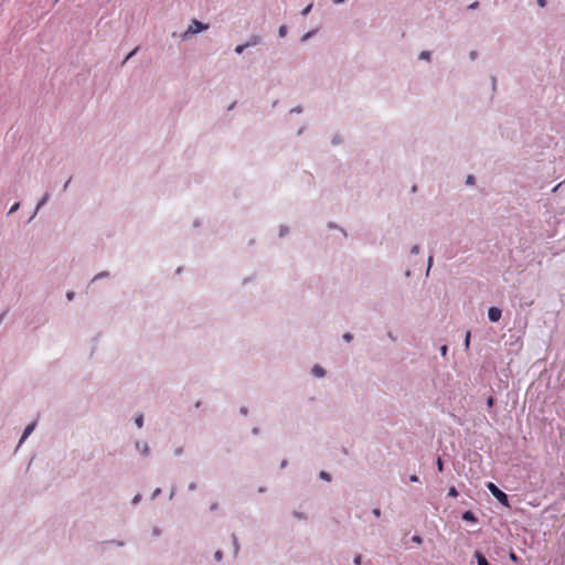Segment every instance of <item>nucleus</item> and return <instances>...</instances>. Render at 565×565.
Returning <instances> with one entry per match:
<instances>
[{
    "label": "nucleus",
    "instance_id": "1",
    "mask_svg": "<svg viewBox=\"0 0 565 565\" xmlns=\"http://www.w3.org/2000/svg\"><path fill=\"white\" fill-rule=\"evenodd\" d=\"M209 29V24H204L201 21L193 19L189 28L180 35L182 41L191 39L193 35Z\"/></svg>",
    "mask_w": 565,
    "mask_h": 565
},
{
    "label": "nucleus",
    "instance_id": "2",
    "mask_svg": "<svg viewBox=\"0 0 565 565\" xmlns=\"http://www.w3.org/2000/svg\"><path fill=\"white\" fill-rule=\"evenodd\" d=\"M488 489L492 493V495L503 505L509 507V498L508 495L501 491L494 483L489 482Z\"/></svg>",
    "mask_w": 565,
    "mask_h": 565
},
{
    "label": "nucleus",
    "instance_id": "3",
    "mask_svg": "<svg viewBox=\"0 0 565 565\" xmlns=\"http://www.w3.org/2000/svg\"><path fill=\"white\" fill-rule=\"evenodd\" d=\"M502 311L498 307H491L488 310V318L491 322H498L501 319Z\"/></svg>",
    "mask_w": 565,
    "mask_h": 565
},
{
    "label": "nucleus",
    "instance_id": "4",
    "mask_svg": "<svg viewBox=\"0 0 565 565\" xmlns=\"http://www.w3.org/2000/svg\"><path fill=\"white\" fill-rule=\"evenodd\" d=\"M35 426H36V423H35V422H33V423L29 424V425L24 428V431H23V434H22V436H21V439H20V441H19V445H21V444H23V443H24V440H25V439H26V438L32 434V431L34 430Z\"/></svg>",
    "mask_w": 565,
    "mask_h": 565
},
{
    "label": "nucleus",
    "instance_id": "5",
    "mask_svg": "<svg viewBox=\"0 0 565 565\" xmlns=\"http://www.w3.org/2000/svg\"><path fill=\"white\" fill-rule=\"evenodd\" d=\"M136 448L145 456H148L150 452V448L147 443L137 441Z\"/></svg>",
    "mask_w": 565,
    "mask_h": 565
},
{
    "label": "nucleus",
    "instance_id": "6",
    "mask_svg": "<svg viewBox=\"0 0 565 565\" xmlns=\"http://www.w3.org/2000/svg\"><path fill=\"white\" fill-rule=\"evenodd\" d=\"M50 200V193L46 192L44 193V195L42 196V199L38 202L36 204V207H35V212H34V215L40 211V209L46 204V202Z\"/></svg>",
    "mask_w": 565,
    "mask_h": 565
},
{
    "label": "nucleus",
    "instance_id": "7",
    "mask_svg": "<svg viewBox=\"0 0 565 565\" xmlns=\"http://www.w3.org/2000/svg\"><path fill=\"white\" fill-rule=\"evenodd\" d=\"M260 43V36L252 35L248 41L245 43L247 47L255 46Z\"/></svg>",
    "mask_w": 565,
    "mask_h": 565
},
{
    "label": "nucleus",
    "instance_id": "8",
    "mask_svg": "<svg viewBox=\"0 0 565 565\" xmlns=\"http://www.w3.org/2000/svg\"><path fill=\"white\" fill-rule=\"evenodd\" d=\"M475 556L477 558L478 565H490L487 558L480 552L477 551Z\"/></svg>",
    "mask_w": 565,
    "mask_h": 565
},
{
    "label": "nucleus",
    "instance_id": "9",
    "mask_svg": "<svg viewBox=\"0 0 565 565\" xmlns=\"http://www.w3.org/2000/svg\"><path fill=\"white\" fill-rule=\"evenodd\" d=\"M462 520L468 521V522H476L477 521L475 514L471 511L463 512Z\"/></svg>",
    "mask_w": 565,
    "mask_h": 565
},
{
    "label": "nucleus",
    "instance_id": "10",
    "mask_svg": "<svg viewBox=\"0 0 565 565\" xmlns=\"http://www.w3.org/2000/svg\"><path fill=\"white\" fill-rule=\"evenodd\" d=\"M312 374L318 377H322L324 375V370L320 365H315L312 367Z\"/></svg>",
    "mask_w": 565,
    "mask_h": 565
},
{
    "label": "nucleus",
    "instance_id": "11",
    "mask_svg": "<svg viewBox=\"0 0 565 565\" xmlns=\"http://www.w3.org/2000/svg\"><path fill=\"white\" fill-rule=\"evenodd\" d=\"M233 545H234V554L237 555L239 551V544L236 535L233 534Z\"/></svg>",
    "mask_w": 565,
    "mask_h": 565
},
{
    "label": "nucleus",
    "instance_id": "12",
    "mask_svg": "<svg viewBox=\"0 0 565 565\" xmlns=\"http://www.w3.org/2000/svg\"><path fill=\"white\" fill-rule=\"evenodd\" d=\"M470 337H471V332L467 331L466 332V337H465V348H466V350H468L469 347H470Z\"/></svg>",
    "mask_w": 565,
    "mask_h": 565
},
{
    "label": "nucleus",
    "instance_id": "13",
    "mask_svg": "<svg viewBox=\"0 0 565 565\" xmlns=\"http://www.w3.org/2000/svg\"><path fill=\"white\" fill-rule=\"evenodd\" d=\"M135 423L137 425L138 428H141L142 425H143V416L142 415H138L135 419Z\"/></svg>",
    "mask_w": 565,
    "mask_h": 565
},
{
    "label": "nucleus",
    "instance_id": "14",
    "mask_svg": "<svg viewBox=\"0 0 565 565\" xmlns=\"http://www.w3.org/2000/svg\"><path fill=\"white\" fill-rule=\"evenodd\" d=\"M137 51H138V47H135V49H134V50H132V51H131V52H130V53H129V54L124 58V61H122V63H121V64H122V65H124V64H126V62H127L129 58H131V57L137 53Z\"/></svg>",
    "mask_w": 565,
    "mask_h": 565
},
{
    "label": "nucleus",
    "instance_id": "15",
    "mask_svg": "<svg viewBox=\"0 0 565 565\" xmlns=\"http://www.w3.org/2000/svg\"><path fill=\"white\" fill-rule=\"evenodd\" d=\"M419 58H420V60L429 61V60H430V52H428V51H423V52L419 54Z\"/></svg>",
    "mask_w": 565,
    "mask_h": 565
},
{
    "label": "nucleus",
    "instance_id": "16",
    "mask_svg": "<svg viewBox=\"0 0 565 565\" xmlns=\"http://www.w3.org/2000/svg\"><path fill=\"white\" fill-rule=\"evenodd\" d=\"M448 497L456 498L458 497V491L455 487H450L448 491Z\"/></svg>",
    "mask_w": 565,
    "mask_h": 565
},
{
    "label": "nucleus",
    "instance_id": "17",
    "mask_svg": "<svg viewBox=\"0 0 565 565\" xmlns=\"http://www.w3.org/2000/svg\"><path fill=\"white\" fill-rule=\"evenodd\" d=\"M247 49V45L244 43V44H239L235 47V52L237 54H242L244 52V50Z\"/></svg>",
    "mask_w": 565,
    "mask_h": 565
},
{
    "label": "nucleus",
    "instance_id": "18",
    "mask_svg": "<svg viewBox=\"0 0 565 565\" xmlns=\"http://www.w3.org/2000/svg\"><path fill=\"white\" fill-rule=\"evenodd\" d=\"M319 477H320L322 480H326V481H330V480H331V476H330L328 472H326V471H321V472L319 473Z\"/></svg>",
    "mask_w": 565,
    "mask_h": 565
},
{
    "label": "nucleus",
    "instance_id": "19",
    "mask_svg": "<svg viewBox=\"0 0 565 565\" xmlns=\"http://www.w3.org/2000/svg\"><path fill=\"white\" fill-rule=\"evenodd\" d=\"M278 34L280 38H284L286 34H287V26L286 25H281L278 30Z\"/></svg>",
    "mask_w": 565,
    "mask_h": 565
},
{
    "label": "nucleus",
    "instance_id": "20",
    "mask_svg": "<svg viewBox=\"0 0 565 565\" xmlns=\"http://www.w3.org/2000/svg\"><path fill=\"white\" fill-rule=\"evenodd\" d=\"M19 207H20V203H19V202L14 203V204L10 207V210H9V214H12V213L17 212V211L19 210Z\"/></svg>",
    "mask_w": 565,
    "mask_h": 565
},
{
    "label": "nucleus",
    "instance_id": "21",
    "mask_svg": "<svg viewBox=\"0 0 565 565\" xmlns=\"http://www.w3.org/2000/svg\"><path fill=\"white\" fill-rule=\"evenodd\" d=\"M312 9V3L308 4L302 11H301V14L302 15H307Z\"/></svg>",
    "mask_w": 565,
    "mask_h": 565
},
{
    "label": "nucleus",
    "instance_id": "22",
    "mask_svg": "<svg viewBox=\"0 0 565 565\" xmlns=\"http://www.w3.org/2000/svg\"><path fill=\"white\" fill-rule=\"evenodd\" d=\"M431 266H433V256L430 255V256L428 257V267H427V270H426V276H428V275H429V271H430Z\"/></svg>",
    "mask_w": 565,
    "mask_h": 565
},
{
    "label": "nucleus",
    "instance_id": "23",
    "mask_svg": "<svg viewBox=\"0 0 565 565\" xmlns=\"http://www.w3.org/2000/svg\"><path fill=\"white\" fill-rule=\"evenodd\" d=\"M352 339H353V335L350 332H347L343 334L344 341L350 342V341H352Z\"/></svg>",
    "mask_w": 565,
    "mask_h": 565
},
{
    "label": "nucleus",
    "instance_id": "24",
    "mask_svg": "<svg viewBox=\"0 0 565 565\" xmlns=\"http://www.w3.org/2000/svg\"><path fill=\"white\" fill-rule=\"evenodd\" d=\"M102 277H108V273L107 271H102L99 274H97L93 280H96L98 278H102Z\"/></svg>",
    "mask_w": 565,
    "mask_h": 565
},
{
    "label": "nucleus",
    "instance_id": "25",
    "mask_svg": "<svg viewBox=\"0 0 565 565\" xmlns=\"http://www.w3.org/2000/svg\"><path fill=\"white\" fill-rule=\"evenodd\" d=\"M140 500H141V494H140V493L136 494V495L134 497V499H132V504H135V505H136L137 503H139V502H140Z\"/></svg>",
    "mask_w": 565,
    "mask_h": 565
},
{
    "label": "nucleus",
    "instance_id": "26",
    "mask_svg": "<svg viewBox=\"0 0 565 565\" xmlns=\"http://www.w3.org/2000/svg\"><path fill=\"white\" fill-rule=\"evenodd\" d=\"M412 541L416 544H420L423 542L422 537L419 535H414L412 537Z\"/></svg>",
    "mask_w": 565,
    "mask_h": 565
},
{
    "label": "nucleus",
    "instance_id": "27",
    "mask_svg": "<svg viewBox=\"0 0 565 565\" xmlns=\"http://www.w3.org/2000/svg\"><path fill=\"white\" fill-rule=\"evenodd\" d=\"M411 253L413 255H417L419 253V246L418 245H414L412 248H411Z\"/></svg>",
    "mask_w": 565,
    "mask_h": 565
},
{
    "label": "nucleus",
    "instance_id": "28",
    "mask_svg": "<svg viewBox=\"0 0 565 565\" xmlns=\"http://www.w3.org/2000/svg\"><path fill=\"white\" fill-rule=\"evenodd\" d=\"M447 352H448V347L447 345H441L440 347V353L443 356H446L447 355Z\"/></svg>",
    "mask_w": 565,
    "mask_h": 565
},
{
    "label": "nucleus",
    "instance_id": "29",
    "mask_svg": "<svg viewBox=\"0 0 565 565\" xmlns=\"http://www.w3.org/2000/svg\"><path fill=\"white\" fill-rule=\"evenodd\" d=\"M214 557H215L216 561H221L222 557H223L222 551H216L215 554H214Z\"/></svg>",
    "mask_w": 565,
    "mask_h": 565
},
{
    "label": "nucleus",
    "instance_id": "30",
    "mask_svg": "<svg viewBox=\"0 0 565 565\" xmlns=\"http://www.w3.org/2000/svg\"><path fill=\"white\" fill-rule=\"evenodd\" d=\"M437 467H438V470H439V471H443L444 463H443L441 458H438V459H437Z\"/></svg>",
    "mask_w": 565,
    "mask_h": 565
},
{
    "label": "nucleus",
    "instance_id": "31",
    "mask_svg": "<svg viewBox=\"0 0 565 565\" xmlns=\"http://www.w3.org/2000/svg\"><path fill=\"white\" fill-rule=\"evenodd\" d=\"M478 7H479V2H478V1H475L473 3H471V4H469V6H468V9H470V10H475V9H477Z\"/></svg>",
    "mask_w": 565,
    "mask_h": 565
},
{
    "label": "nucleus",
    "instance_id": "32",
    "mask_svg": "<svg viewBox=\"0 0 565 565\" xmlns=\"http://www.w3.org/2000/svg\"><path fill=\"white\" fill-rule=\"evenodd\" d=\"M160 493H161V489H160V488H157V489L153 491V493H152L151 498H152V499H156Z\"/></svg>",
    "mask_w": 565,
    "mask_h": 565
},
{
    "label": "nucleus",
    "instance_id": "33",
    "mask_svg": "<svg viewBox=\"0 0 565 565\" xmlns=\"http://www.w3.org/2000/svg\"><path fill=\"white\" fill-rule=\"evenodd\" d=\"M288 232V228L286 226H280L279 235L284 236Z\"/></svg>",
    "mask_w": 565,
    "mask_h": 565
},
{
    "label": "nucleus",
    "instance_id": "34",
    "mask_svg": "<svg viewBox=\"0 0 565 565\" xmlns=\"http://www.w3.org/2000/svg\"><path fill=\"white\" fill-rule=\"evenodd\" d=\"M372 512H373L374 516H376V518L381 516V510L379 508L373 509Z\"/></svg>",
    "mask_w": 565,
    "mask_h": 565
},
{
    "label": "nucleus",
    "instance_id": "35",
    "mask_svg": "<svg viewBox=\"0 0 565 565\" xmlns=\"http://www.w3.org/2000/svg\"><path fill=\"white\" fill-rule=\"evenodd\" d=\"M361 562H362V556H361V555H356V556L354 557V564L360 565V564H361Z\"/></svg>",
    "mask_w": 565,
    "mask_h": 565
},
{
    "label": "nucleus",
    "instance_id": "36",
    "mask_svg": "<svg viewBox=\"0 0 565 565\" xmlns=\"http://www.w3.org/2000/svg\"><path fill=\"white\" fill-rule=\"evenodd\" d=\"M493 403H494V398L492 396H490L488 399H487V405L489 407L493 406Z\"/></svg>",
    "mask_w": 565,
    "mask_h": 565
},
{
    "label": "nucleus",
    "instance_id": "37",
    "mask_svg": "<svg viewBox=\"0 0 565 565\" xmlns=\"http://www.w3.org/2000/svg\"><path fill=\"white\" fill-rule=\"evenodd\" d=\"M312 33H313V32H308V33H306V34L302 36L301 41H307V40L312 35Z\"/></svg>",
    "mask_w": 565,
    "mask_h": 565
},
{
    "label": "nucleus",
    "instance_id": "38",
    "mask_svg": "<svg viewBox=\"0 0 565 565\" xmlns=\"http://www.w3.org/2000/svg\"><path fill=\"white\" fill-rule=\"evenodd\" d=\"M467 183L468 184H473L475 183V178L472 175H468Z\"/></svg>",
    "mask_w": 565,
    "mask_h": 565
},
{
    "label": "nucleus",
    "instance_id": "39",
    "mask_svg": "<svg viewBox=\"0 0 565 565\" xmlns=\"http://www.w3.org/2000/svg\"><path fill=\"white\" fill-rule=\"evenodd\" d=\"M217 508H218V504L216 502H214L211 504L210 510L215 511V510H217Z\"/></svg>",
    "mask_w": 565,
    "mask_h": 565
},
{
    "label": "nucleus",
    "instance_id": "40",
    "mask_svg": "<svg viewBox=\"0 0 565 565\" xmlns=\"http://www.w3.org/2000/svg\"><path fill=\"white\" fill-rule=\"evenodd\" d=\"M537 4L543 8L546 6V0H537Z\"/></svg>",
    "mask_w": 565,
    "mask_h": 565
},
{
    "label": "nucleus",
    "instance_id": "41",
    "mask_svg": "<svg viewBox=\"0 0 565 565\" xmlns=\"http://www.w3.org/2000/svg\"><path fill=\"white\" fill-rule=\"evenodd\" d=\"M409 480H411L412 482H417V481H418V477H417L416 475H412V476L409 477Z\"/></svg>",
    "mask_w": 565,
    "mask_h": 565
},
{
    "label": "nucleus",
    "instance_id": "42",
    "mask_svg": "<svg viewBox=\"0 0 565 565\" xmlns=\"http://www.w3.org/2000/svg\"><path fill=\"white\" fill-rule=\"evenodd\" d=\"M195 489H196V483H195V482H191V483L189 484V490L193 491V490H195Z\"/></svg>",
    "mask_w": 565,
    "mask_h": 565
},
{
    "label": "nucleus",
    "instance_id": "43",
    "mask_svg": "<svg viewBox=\"0 0 565 565\" xmlns=\"http://www.w3.org/2000/svg\"><path fill=\"white\" fill-rule=\"evenodd\" d=\"M182 451H183V450H182V448H181V447H179V448H177V449L174 450V454H175V456H180V455L182 454Z\"/></svg>",
    "mask_w": 565,
    "mask_h": 565
},
{
    "label": "nucleus",
    "instance_id": "44",
    "mask_svg": "<svg viewBox=\"0 0 565 565\" xmlns=\"http://www.w3.org/2000/svg\"><path fill=\"white\" fill-rule=\"evenodd\" d=\"M247 412H248V411H247V408H246L245 406L241 407V413H242L243 415H247Z\"/></svg>",
    "mask_w": 565,
    "mask_h": 565
},
{
    "label": "nucleus",
    "instance_id": "45",
    "mask_svg": "<svg viewBox=\"0 0 565 565\" xmlns=\"http://www.w3.org/2000/svg\"><path fill=\"white\" fill-rule=\"evenodd\" d=\"M291 113H301V108L300 107H295L291 109Z\"/></svg>",
    "mask_w": 565,
    "mask_h": 565
},
{
    "label": "nucleus",
    "instance_id": "46",
    "mask_svg": "<svg viewBox=\"0 0 565 565\" xmlns=\"http://www.w3.org/2000/svg\"><path fill=\"white\" fill-rule=\"evenodd\" d=\"M286 466H287V460L285 459L281 461L280 468L284 469V468H286Z\"/></svg>",
    "mask_w": 565,
    "mask_h": 565
},
{
    "label": "nucleus",
    "instance_id": "47",
    "mask_svg": "<svg viewBox=\"0 0 565 565\" xmlns=\"http://www.w3.org/2000/svg\"><path fill=\"white\" fill-rule=\"evenodd\" d=\"M175 494V487L172 488L171 492H170V499H172Z\"/></svg>",
    "mask_w": 565,
    "mask_h": 565
},
{
    "label": "nucleus",
    "instance_id": "48",
    "mask_svg": "<svg viewBox=\"0 0 565 565\" xmlns=\"http://www.w3.org/2000/svg\"><path fill=\"white\" fill-rule=\"evenodd\" d=\"M70 182H71V179H68V180L65 182V184H64V186H63V190H64V191H66V189H67V186H68Z\"/></svg>",
    "mask_w": 565,
    "mask_h": 565
},
{
    "label": "nucleus",
    "instance_id": "49",
    "mask_svg": "<svg viewBox=\"0 0 565 565\" xmlns=\"http://www.w3.org/2000/svg\"><path fill=\"white\" fill-rule=\"evenodd\" d=\"M66 296H67V299H68V300H72V299H73V297H74V292H67V295H66Z\"/></svg>",
    "mask_w": 565,
    "mask_h": 565
},
{
    "label": "nucleus",
    "instance_id": "50",
    "mask_svg": "<svg viewBox=\"0 0 565 565\" xmlns=\"http://www.w3.org/2000/svg\"><path fill=\"white\" fill-rule=\"evenodd\" d=\"M344 1H345V0H333V3H334V4H341V3H343Z\"/></svg>",
    "mask_w": 565,
    "mask_h": 565
},
{
    "label": "nucleus",
    "instance_id": "51",
    "mask_svg": "<svg viewBox=\"0 0 565 565\" xmlns=\"http://www.w3.org/2000/svg\"><path fill=\"white\" fill-rule=\"evenodd\" d=\"M476 56H477V52L472 51V52L470 53V57L473 60V58H476Z\"/></svg>",
    "mask_w": 565,
    "mask_h": 565
},
{
    "label": "nucleus",
    "instance_id": "52",
    "mask_svg": "<svg viewBox=\"0 0 565 565\" xmlns=\"http://www.w3.org/2000/svg\"><path fill=\"white\" fill-rule=\"evenodd\" d=\"M495 83H497V78L493 76L492 77V85H493V87H495Z\"/></svg>",
    "mask_w": 565,
    "mask_h": 565
},
{
    "label": "nucleus",
    "instance_id": "53",
    "mask_svg": "<svg viewBox=\"0 0 565 565\" xmlns=\"http://www.w3.org/2000/svg\"><path fill=\"white\" fill-rule=\"evenodd\" d=\"M511 559L515 561L516 559V556L514 553H511Z\"/></svg>",
    "mask_w": 565,
    "mask_h": 565
},
{
    "label": "nucleus",
    "instance_id": "54",
    "mask_svg": "<svg viewBox=\"0 0 565 565\" xmlns=\"http://www.w3.org/2000/svg\"><path fill=\"white\" fill-rule=\"evenodd\" d=\"M258 431H259L258 428L253 429V434H255V435L258 434Z\"/></svg>",
    "mask_w": 565,
    "mask_h": 565
}]
</instances>
